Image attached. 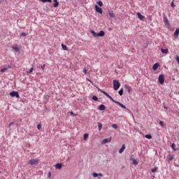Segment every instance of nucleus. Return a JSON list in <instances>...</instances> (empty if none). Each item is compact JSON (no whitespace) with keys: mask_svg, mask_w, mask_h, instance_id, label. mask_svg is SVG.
Returning a JSON list of instances; mask_svg holds the SVG:
<instances>
[{"mask_svg":"<svg viewBox=\"0 0 179 179\" xmlns=\"http://www.w3.org/2000/svg\"><path fill=\"white\" fill-rule=\"evenodd\" d=\"M48 177H51V172H49Z\"/></svg>","mask_w":179,"mask_h":179,"instance_id":"48","label":"nucleus"},{"mask_svg":"<svg viewBox=\"0 0 179 179\" xmlns=\"http://www.w3.org/2000/svg\"><path fill=\"white\" fill-rule=\"evenodd\" d=\"M120 86H121V84L120 83V81L117 80H113V89L114 90H118L120 89Z\"/></svg>","mask_w":179,"mask_h":179,"instance_id":"1","label":"nucleus"},{"mask_svg":"<svg viewBox=\"0 0 179 179\" xmlns=\"http://www.w3.org/2000/svg\"><path fill=\"white\" fill-rule=\"evenodd\" d=\"M70 114H71V115H78V113L75 114V113H73V112H71Z\"/></svg>","mask_w":179,"mask_h":179,"instance_id":"46","label":"nucleus"},{"mask_svg":"<svg viewBox=\"0 0 179 179\" xmlns=\"http://www.w3.org/2000/svg\"><path fill=\"white\" fill-rule=\"evenodd\" d=\"M12 48L13 50H15V51L16 52H20V50H19V48L17 47V45H14V46H12Z\"/></svg>","mask_w":179,"mask_h":179,"instance_id":"10","label":"nucleus"},{"mask_svg":"<svg viewBox=\"0 0 179 179\" xmlns=\"http://www.w3.org/2000/svg\"><path fill=\"white\" fill-rule=\"evenodd\" d=\"M37 129H41V124L37 125Z\"/></svg>","mask_w":179,"mask_h":179,"instance_id":"44","label":"nucleus"},{"mask_svg":"<svg viewBox=\"0 0 179 179\" xmlns=\"http://www.w3.org/2000/svg\"><path fill=\"white\" fill-rule=\"evenodd\" d=\"M31 72H33V68H31L27 73H31Z\"/></svg>","mask_w":179,"mask_h":179,"instance_id":"41","label":"nucleus"},{"mask_svg":"<svg viewBox=\"0 0 179 179\" xmlns=\"http://www.w3.org/2000/svg\"><path fill=\"white\" fill-rule=\"evenodd\" d=\"M62 47L64 50V51H66L68 50V48L66 47V45L62 44Z\"/></svg>","mask_w":179,"mask_h":179,"instance_id":"26","label":"nucleus"},{"mask_svg":"<svg viewBox=\"0 0 179 179\" xmlns=\"http://www.w3.org/2000/svg\"><path fill=\"white\" fill-rule=\"evenodd\" d=\"M171 148L173 150H178V149L176 148V144L175 143H172L171 145Z\"/></svg>","mask_w":179,"mask_h":179,"instance_id":"30","label":"nucleus"},{"mask_svg":"<svg viewBox=\"0 0 179 179\" xmlns=\"http://www.w3.org/2000/svg\"><path fill=\"white\" fill-rule=\"evenodd\" d=\"M12 125H13V122H10V124H9V128H10V127H12Z\"/></svg>","mask_w":179,"mask_h":179,"instance_id":"47","label":"nucleus"},{"mask_svg":"<svg viewBox=\"0 0 179 179\" xmlns=\"http://www.w3.org/2000/svg\"><path fill=\"white\" fill-rule=\"evenodd\" d=\"M171 6L172 8H174V0L172 1Z\"/></svg>","mask_w":179,"mask_h":179,"instance_id":"42","label":"nucleus"},{"mask_svg":"<svg viewBox=\"0 0 179 179\" xmlns=\"http://www.w3.org/2000/svg\"><path fill=\"white\" fill-rule=\"evenodd\" d=\"M41 2H43V3H45L46 2H49V3H51L52 2V0H40Z\"/></svg>","mask_w":179,"mask_h":179,"instance_id":"24","label":"nucleus"},{"mask_svg":"<svg viewBox=\"0 0 179 179\" xmlns=\"http://www.w3.org/2000/svg\"><path fill=\"white\" fill-rule=\"evenodd\" d=\"M27 36V34L24 32H22V34H20V37H26Z\"/></svg>","mask_w":179,"mask_h":179,"instance_id":"33","label":"nucleus"},{"mask_svg":"<svg viewBox=\"0 0 179 179\" xmlns=\"http://www.w3.org/2000/svg\"><path fill=\"white\" fill-rule=\"evenodd\" d=\"M98 127L99 131H101V129L103 128V124L100 122H98Z\"/></svg>","mask_w":179,"mask_h":179,"instance_id":"23","label":"nucleus"},{"mask_svg":"<svg viewBox=\"0 0 179 179\" xmlns=\"http://www.w3.org/2000/svg\"><path fill=\"white\" fill-rule=\"evenodd\" d=\"M164 108H165V110H167V107L166 106H164Z\"/></svg>","mask_w":179,"mask_h":179,"instance_id":"49","label":"nucleus"},{"mask_svg":"<svg viewBox=\"0 0 179 179\" xmlns=\"http://www.w3.org/2000/svg\"><path fill=\"white\" fill-rule=\"evenodd\" d=\"M133 164H135V165L138 164V161H136V159H134Z\"/></svg>","mask_w":179,"mask_h":179,"instance_id":"40","label":"nucleus"},{"mask_svg":"<svg viewBox=\"0 0 179 179\" xmlns=\"http://www.w3.org/2000/svg\"><path fill=\"white\" fill-rule=\"evenodd\" d=\"M145 138H146L147 139H152V135H150V134H147V135H145Z\"/></svg>","mask_w":179,"mask_h":179,"instance_id":"32","label":"nucleus"},{"mask_svg":"<svg viewBox=\"0 0 179 179\" xmlns=\"http://www.w3.org/2000/svg\"><path fill=\"white\" fill-rule=\"evenodd\" d=\"M53 2H55L53 4L54 8H58V6H59V2H58V0H53Z\"/></svg>","mask_w":179,"mask_h":179,"instance_id":"8","label":"nucleus"},{"mask_svg":"<svg viewBox=\"0 0 179 179\" xmlns=\"http://www.w3.org/2000/svg\"><path fill=\"white\" fill-rule=\"evenodd\" d=\"M95 10L97 12V13L103 15V9H101V8L99 7L97 5H95Z\"/></svg>","mask_w":179,"mask_h":179,"instance_id":"5","label":"nucleus"},{"mask_svg":"<svg viewBox=\"0 0 179 179\" xmlns=\"http://www.w3.org/2000/svg\"><path fill=\"white\" fill-rule=\"evenodd\" d=\"M110 99V100H111L113 103H117V101H115L113 97H111V96H110V97L108 98Z\"/></svg>","mask_w":179,"mask_h":179,"instance_id":"38","label":"nucleus"},{"mask_svg":"<svg viewBox=\"0 0 179 179\" xmlns=\"http://www.w3.org/2000/svg\"><path fill=\"white\" fill-rule=\"evenodd\" d=\"M124 87L127 89L128 93H131V92H132V87H131V86L129 85H125Z\"/></svg>","mask_w":179,"mask_h":179,"instance_id":"6","label":"nucleus"},{"mask_svg":"<svg viewBox=\"0 0 179 179\" xmlns=\"http://www.w3.org/2000/svg\"><path fill=\"white\" fill-rule=\"evenodd\" d=\"M157 68H159V64L155 63L152 66V69L153 71H157Z\"/></svg>","mask_w":179,"mask_h":179,"instance_id":"16","label":"nucleus"},{"mask_svg":"<svg viewBox=\"0 0 179 179\" xmlns=\"http://www.w3.org/2000/svg\"><path fill=\"white\" fill-rule=\"evenodd\" d=\"M92 100H94V101H99V98H97V96H93Z\"/></svg>","mask_w":179,"mask_h":179,"instance_id":"29","label":"nucleus"},{"mask_svg":"<svg viewBox=\"0 0 179 179\" xmlns=\"http://www.w3.org/2000/svg\"><path fill=\"white\" fill-rule=\"evenodd\" d=\"M109 15L111 17H115V14H114V13H113V12H109Z\"/></svg>","mask_w":179,"mask_h":179,"instance_id":"28","label":"nucleus"},{"mask_svg":"<svg viewBox=\"0 0 179 179\" xmlns=\"http://www.w3.org/2000/svg\"><path fill=\"white\" fill-rule=\"evenodd\" d=\"M55 169H57V170H61V169H62V164L61 163H58L57 164L55 165Z\"/></svg>","mask_w":179,"mask_h":179,"instance_id":"7","label":"nucleus"},{"mask_svg":"<svg viewBox=\"0 0 179 179\" xmlns=\"http://www.w3.org/2000/svg\"><path fill=\"white\" fill-rule=\"evenodd\" d=\"M91 33L94 36V37H99V34L96 33V31H92Z\"/></svg>","mask_w":179,"mask_h":179,"instance_id":"20","label":"nucleus"},{"mask_svg":"<svg viewBox=\"0 0 179 179\" xmlns=\"http://www.w3.org/2000/svg\"><path fill=\"white\" fill-rule=\"evenodd\" d=\"M10 97H16L17 99H19V93L17 92L13 91L10 93Z\"/></svg>","mask_w":179,"mask_h":179,"instance_id":"3","label":"nucleus"},{"mask_svg":"<svg viewBox=\"0 0 179 179\" xmlns=\"http://www.w3.org/2000/svg\"><path fill=\"white\" fill-rule=\"evenodd\" d=\"M178 34H179V29H176V31L174 33V37H176V38H177V37H178Z\"/></svg>","mask_w":179,"mask_h":179,"instance_id":"17","label":"nucleus"},{"mask_svg":"<svg viewBox=\"0 0 179 179\" xmlns=\"http://www.w3.org/2000/svg\"><path fill=\"white\" fill-rule=\"evenodd\" d=\"M83 72H84L85 75H86L87 73V69H84Z\"/></svg>","mask_w":179,"mask_h":179,"instance_id":"45","label":"nucleus"},{"mask_svg":"<svg viewBox=\"0 0 179 179\" xmlns=\"http://www.w3.org/2000/svg\"><path fill=\"white\" fill-rule=\"evenodd\" d=\"M5 71H8V68L4 67V68H3V69H1V72L2 73H3V72H5Z\"/></svg>","mask_w":179,"mask_h":179,"instance_id":"31","label":"nucleus"},{"mask_svg":"<svg viewBox=\"0 0 179 179\" xmlns=\"http://www.w3.org/2000/svg\"><path fill=\"white\" fill-rule=\"evenodd\" d=\"M102 145H105V143H108V139L105 138L101 142Z\"/></svg>","mask_w":179,"mask_h":179,"instance_id":"22","label":"nucleus"},{"mask_svg":"<svg viewBox=\"0 0 179 179\" xmlns=\"http://www.w3.org/2000/svg\"><path fill=\"white\" fill-rule=\"evenodd\" d=\"M99 110H100V111H104V110H106V106L104 105H100L99 106Z\"/></svg>","mask_w":179,"mask_h":179,"instance_id":"12","label":"nucleus"},{"mask_svg":"<svg viewBox=\"0 0 179 179\" xmlns=\"http://www.w3.org/2000/svg\"><path fill=\"white\" fill-rule=\"evenodd\" d=\"M39 162H40V160H38V159H31L29 160V164L31 166H36V165L38 164Z\"/></svg>","mask_w":179,"mask_h":179,"instance_id":"2","label":"nucleus"},{"mask_svg":"<svg viewBox=\"0 0 179 179\" xmlns=\"http://www.w3.org/2000/svg\"><path fill=\"white\" fill-rule=\"evenodd\" d=\"M158 80H159L160 85H163V83H164V75H163V74L159 75V76L158 78Z\"/></svg>","mask_w":179,"mask_h":179,"instance_id":"4","label":"nucleus"},{"mask_svg":"<svg viewBox=\"0 0 179 179\" xmlns=\"http://www.w3.org/2000/svg\"><path fill=\"white\" fill-rule=\"evenodd\" d=\"M41 69L44 71V69L45 68V64H43V66H41Z\"/></svg>","mask_w":179,"mask_h":179,"instance_id":"43","label":"nucleus"},{"mask_svg":"<svg viewBox=\"0 0 179 179\" xmlns=\"http://www.w3.org/2000/svg\"><path fill=\"white\" fill-rule=\"evenodd\" d=\"M124 150H125V144H123L122 145V148L119 150V153H122V152H124Z\"/></svg>","mask_w":179,"mask_h":179,"instance_id":"15","label":"nucleus"},{"mask_svg":"<svg viewBox=\"0 0 179 179\" xmlns=\"http://www.w3.org/2000/svg\"><path fill=\"white\" fill-rule=\"evenodd\" d=\"M0 174H1V171H0Z\"/></svg>","mask_w":179,"mask_h":179,"instance_id":"50","label":"nucleus"},{"mask_svg":"<svg viewBox=\"0 0 179 179\" xmlns=\"http://www.w3.org/2000/svg\"><path fill=\"white\" fill-rule=\"evenodd\" d=\"M159 125H161V127H164V123L163 122V121L159 122Z\"/></svg>","mask_w":179,"mask_h":179,"instance_id":"39","label":"nucleus"},{"mask_svg":"<svg viewBox=\"0 0 179 179\" xmlns=\"http://www.w3.org/2000/svg\"><path fill=\"white\" fill-rule=\"evenodd\" d=\"M152 173H156V171H157V168H154L152 169H151Z\"/></svg>","mask_w":179,"mask_h":179,"instance_id":"36","label":"nucleus"},{"mask_svg":"<svg viewBox=\"0 0 179 179\" xmlns=\"http://www.w3.org/2000/svg\"><path fill=\"white\" fill-rule=\"evenodd\" d=\"M161 52H162V54H169V49H161Z\"/></svg>","mask_w":179,"mask_h":179,"instance_id":"14","label":"nucleus"},{"mask_svg":"<svg viewBox=\"0 0 179 179\" xmlns=\"http://www.w3.org/2000/svg\"><path fill=\"white\" fill-rule=\"evenodd\" d=\"M119 94L120 96H122V94H124V89L122 88L119 90Z\"/></svg>","mask_w":179,"mask_h":179,"instance_id":"25","label":"nucleus"},{"mask_svg":"<svg viewBox=\"0 0 179 179\" xmlns=\"http://www.w3.org/2000/svg\"><path fill=\"white\" fill-rule=\"evenodd\" d=\"M115 104H117V106H119L122 108H124V109L127 108V107L125 106L122 105V103H121L119 101L115 102Z\"/></svg>","mask_w":179,"mask_h":179,"instance_id":"11","label":"nucleus"},{"mask_svg":"<svg viewBox=\"0 0 179 179\" xmlns=\"http://www.w3.org/2000/svg\"><path fill=\"white\" fill-rule=\"evenodd\" d=\"M87 138H89V134H84V141H87Z\"/></svg>","mask_w":179,"mask_h":179,"instance_id":"27","label":"nucleus"},{"mask_svg":"<svg viewBox=\"0 0 179 179\" xmlns=\"http://www.w3.org/2000/svg\"><path fill=\"white\" fill-rule=\"evenodd\" d=\"M98 176L101 177L103 176V174H101V173L98 174L96 173H93V177L96 178V177H98Z\"/></svg>","mask_w":179,"mask_h":179,"instance_id":"21","label":"nucleus"},{"mask_svg":"<svg viewBox=\"0 0 179 179\" xmlns=\"http://www.w3.org/2000/svg\"><path fill=\"white\" fill-rule=\"evenodd\" d=\"M137 16H138V19H140L141 20H143L145 19V16L142 15V14H141V13H138Z\"/></svg>","mask_w":179,"mask_h":179,"instance_id":"9","label":"nucleus"},{"mask_svg":"<svg viewBox=\"0 0 179 179\" xmlns=\"http://www.w3.org/2000/svg\"><path fill=\"white\" fill-rule=\"evenodd\" d=\"M101 92V93H103V94H104L105 96H106V97H110V95L108 94V93L106 92V91H103V90H99Z\"/></svg>","mask_w":179,"mask_h":179,"instance_id":"19","label":"nucleus"},{"mask_svg":"<svg viewBox=\"0 0 179 179\" xmlns=\"http://www.w3.org/2000/svg\"><path fill=\"white\" fill-rule=\"evenodd\" d=\"M112 127H113L114 129H117V128H118V125H117V124H113L112 125Z\"/></svg>","mask_w":179,"mask_h":179,"instance_id":"35","label":"nucleus"},{"mask_svg":"<svg viewBox=\"0 0 179 179\" xmlns=\"http://www.w3.org/2000/svg\"><path fill=\"white\" fill-rule=\"evenodd\" d=\"M176 62L178 64V65H179V57H178V55H176Z\"/></svg>","mask_w":179,"mask_h":179,"instance_id":"37","label":"nucleus"},{"mask_svg":"<svg viewBox=\"0 0 179 179\" xmlns=\"http://www.w3.org/2000/svg\"><path fill=\"white\" fill-rule=\"evenodd\" d=\"M105 33L103 31H101L99 33H98V37H104Z\"/></svg>","mask_w":179,"mask_h":179,"instance_id":"18","label":"nucleus"},{"mask_svg":"<svg viewBox=\"0 0 179 179\" xmlns=\"http://www.w3.org/2000/svg\"><path fill=\"white\" fill-rule=\"evenodd\" d=\"M167 159H169V161L173 160V159H174V155L169 154L167 156Z\"/></svg>","mask_w":179,"mask_h":179,"instance_id":"13","label":"nucleus"},{"mask_svg":"<svg viewBox=\"0 0 179 179\" xmlns=\"http://www.w3.org/2000/svg\"><path fill=\"white\" fill-rule=\"evenodd\" d=\"M97 3H98L99 6H103V1H99L97 2Z\"/></svg>","mask_w":179,"mask_h":179,"instance_id":"34","label":"nucleus"}]
</instances>
